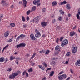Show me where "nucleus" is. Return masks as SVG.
Masks as SVG:
<instances>
[{"label": "nucleus", "mask_w": 80, "mask_h": 80, "mask_svg": "<svg viewBox=\"0 0 80 80\" xmlns=\"http://www.w3.org/2000/svg\"><path fill=\"white\" fill-rule=\"evenodd\" d=\"M16 59H18V60H20V58L17 57L16 58Z\"/></svg>", "instance_id": "nucleus-60"}, {"label": "nucleus", "mask_w": 80, "mask_h": 80, "mask_svg": "<svg viewBox=\"0 0 80 80\" xmlns=\"http://www.w3.org/2000/svg\"><path fill=\"white\" fill-rule=\"evenodd\" d=\"M45 52V51L43 50H42L41 51H39V53H41V54H42V53H43Z\"/></svg>", "instance_id": "nucleus-26"}, {"label": "nucleus", "mask_w": 80, "mask_h": 80, "mask_svg": "<svg viewBox=\"0 0 80 80\" xmlns=\"http://www.w3.org/2000/svg\"><path fill=\"white\" fill-rule=\"evenodd\" d=\"M26 73H27V72L26 71H24L23 72L22 76H23V75H25Z\"/></svg>", "instance_id": "nucleus-40"}, {"label": "nucleus", "mask_w": 80, "mask_h": 80, "mask_svg": "<svg viewBox=\"0 0 80 80\" xmlns=\"http://www.w3.org/2000/svg\"><path fill=\"white\" fill-rule=\"evenodd\" d=\"M22 2L21 1H19V4H20V5H21L22 4Z\"/></svg>", "instance_id": "nucleus-57"}, {"label": "nucleus", "mask_w": 80, "mask_h": 80, "mask_svg": "<svg viewBox=\"0 0 80 80\" xmlns=\"http://www.w3.org/2000/svg\"><path fill=\"white\" fill-rule=\"evenodd\" d=\"M40 2V0H37V1H34L33 2V3L34 5H37Z\"/></svg>", "instance_id": "nucleus-11"}, {"label": "nucleus", "mask_w": 80, "mask_h": 80, "mask_svg": "<svg viewBox=\"0 0 80 80\" xmlns=\"http://www.w3.org/2000/svg\"><path fill=\"white\" fill-rule=\"evenodd\" d=\"M50 52V51L49 50H48L46 51L45 54L46 55H47L48 54V53H49Z\"/></svg>", "instance_id": "nucleus-25"}, {"label": "nucleus", "mask_w": 80, "mask_h": 80, "mask_svg": "<svg viewBox=\"0 0 80 80\" xmlns=\"http://www.w3.org/2000/svg\"><path fill=\"white\" fill-rule=\"evenodd\" d=\"M41 36V34H40V33L39 32L36 34L35 36L36 38H39V37H40Z\"/></svg>", "instance_id": "nucleus-10"}, {"label": "nucleus", "mask_w": 80, "mask_h": 80, "mask_svg": "<svg viewBox=\"0 0 80 80\" xmlns=\"http://www.w3.org/2000/svg\"><path fill=\"white\" fill-rule=\"evenodd\" d=\"M17 48H19L20 47H21L20 46V44H19V45H18L16 46Z\"/></svg>", "instance_id": "nucleus-43"}, {"label": "nucleus", "mask_w": 80, "mask_h": 80, "mask_svg": "<svg viewBox=\"0 0 80 80\" xmlns=\"http://www.w3.org/2000/svg\"><path fill=\"white\" fill-rule=\"evenodd\" d=\"M72 53H75L77 52V47H75L73 48V49L72 50Z\"/></svg>", "instance_id": "nucleus-12"}, {"label": "nucleus", "mask_w": 80, "mask_h": 80, "mask_svg": "<svg viewBox=\"0 0 80 80\" xmlns=\"http://www.w3.org/2000/svg\"><path fill=\"white\" fill-rule=\"evenodd\" d=\"M5 58L3 57H1L0 58V62H3Z\"/></svg>", "instance_id": "nucleus-17"}, {"label": "nucleus", "mask_w": 80, "mask_h": 80, "mask_svg": "<svg viewBox=\"0 0 80 80\" xmlns=\"http://www.w3.org/2000/svg\"><path fill=\"white\" fill-rule=\"evenodd\" d=\"M8 72H11L12 71V68H8Z\"/></svg>", "instance_id": "nucleus-45"}, {"label": "nucleus", "mask_w": 80, "mask_h": 80, "mask_svg": "<svg viewBox=\"0 0 80 80\" xmlns=\"http://www.w3.org/2000/svg\"><path fill=\"white\" fill-rule=\"evenodd\" d=\"M8 42H9V43H11V42H12V40L11 39L10 40H8Z\"/></svg>", "instance_id": "nucleus-46"}, {"label": "nucleus", "mask_w": 80, "mask_h": 80, "mask_svg": "<svg viewBox=\"0 0 80 80\" xmlns=\"http://www.w3.org/2000/svg\"><path fill=\"white\" fill-rule=\"evenodd\" d=\"M25 35L23 34H21L20 36H18L16 39V41H17V40H20V39H22L23 37H24Z\"/></svg>", "instance_id": "nucleus-5"}, {"label": "nucleus", "mask_w": 80, "mask_h": 80, "mask_svg": "<svg viewBox=\"0 0 80 80\" xmlns=\"http://www.w3.org/2000/svg\"><path fill=\"white\" fill-rule=\"evenodd\" d=\"M77 28L76 26H75L74 28H73V30H75V29H76Z\"/></svg>", "instance_id": "nucleus-63"}, {"label": "nucleus", "mask_w": 80, "mask_h": 80, "mask_svg": "<svg viewBox=\"0 0 80 80\" xmlns=\"http://www.w3.org/2000/svg\"><path fill=\"white\" fill-rule=\"evenodd\" d=\"M39 20H40V17H37L36 18L34 19L33 20V23H35V22H36L37 23H38V21Z\"/></svg>", "instance_id": "nucleus-6"}, {"label": "nucleus", "mask_w": 80, "mask_h": 80, "mask_svg": "<svg viewBox=\"0 0 80 80\" xmlns=\"http://www.w3.org/2000/svg\"><path fill=\"white\" fill-rule=\"evenodd\" d=\"M36 10V7L33 6L32 7V11L33 12V11H34Z\"/></svg>", "instance_id": "nucleus-27"}, {"label": "nucleus", "mask_w": 80, "mask_h": 80, "mask_svg": "<svg viewBox=\"0 0 80 80\" xmlns=\"http://www.w3.org/2000/svg\"><path fill=\"white\" fill-rule=\"evenodd\" d=\"M22 18L23 22H25V17H24V16H22Z\"/></svg>", "instance_id": "nucleus-38"}, {"label": "nucleus", "mask_w": 80, "mask_h": 80, "mask_svg": "<svg viewBox=\"0 0 80 80\" xmlns=\"http://www.w3.org/2000/svg\"><path fill=\"white\" fill-rule=\"evenodd\" d=\"M59 48H60V46H57L55 48V50H58Z\"/></svg>", "instance_id": "nucleus-28"}, {"label": "nucleus", "mask_w": 80, "mask_h": 80, "mask_svg": "<svg viewBox=\"0 0 80 80\" xmlns=\"http://www.w3.org/2000/svg\"><path fill=\"white\" fill-rule=\"evenodd\" d=\"M75 65L76 66L78 65V66H80V60H78L77 62H76L75 63Z\"/></svg>", "instance_id": "nucleus-13"}, {"label": "nucleus", "mask_w": 80, "mask_h": 80, "mask_svg": "<svg viewBox=\"0 0 80 80\" xmlns=\"http://www.w3.org/2000/svg\"><path fill=\"white\" fill-rule=\"evenodd\" d=\"M46 11V8H44L42 9V13H45Z\"/></svg>", "instance_id": "nucleus-34"}, {"label": "nucleus", "mask_w": 80, "mask_h": 80, "mask_svg": "<svg viewBox=\"0 0 80 80\" xmlns=\"http://www.w3.org/2000/svg\"><path fill=\"white\" fill-rule=\"evenodd\" d=\"M18 75V73L17 72L13 73L12 74V75H10L9 78H10V79L15 78V77H16V76H17Z\"/></svg>", "instance_id": "nucleus-1"}, {"label": "nucleus", "mask_w": 80, "mask_h": 80, "mask_svg": "<svg viewBox=\"0 0 80 80\" xmlns=\"http://www.w3.org/2000/svg\"><path fill=\"white\" fill-rule=\"evenodd\" d=\"M62 16H60L58 18L59 20H60V21H62Z\"/></svg>", "instance_id": "nucleus-49"}, {"label": "nucleus", "mask_w": 80, "mask_h": 80, "mask_svg": "<svg viewBox=\"0 0 80 80\" xmlns=\"http://www.w3.org/2000/svg\"><path fill=\"white\" fill-rule=\"evenodd\" d=\"M51 65H55L56 64V62L55 61H52L51 62Z\"/></svg>", "instance_id": "nucleus-33"}, {"label": "nucleus", "mask_w": 80, "mask_h": 80, "mask_svg": "<svg viewBox=\"0 0 80 80\" xmlns=\"http://www.w3.org/2000/svg\"><path fill=\"white\" fill-rule=\"evenodd\" d=\"M31 39L32 40H35L36 38L34 36H33V34H32L30 35Z\"/></svg>", "instance_id": "nucleus-8"}, {"label": "nucleus", "mask_w": 80, "mask_h": 80, "mask_svg": "<svg viewBox=\"0 0 80 80\" xmlns=\"http://www.w3.org/2000/svg\"><path fill=\"white\" fill-rule=\"evenodd\" d=\"M53 74H54V71H52L51 72V73L49 75V76H50V77H52L53 76Z\"/></svg>", "instance_id": "nucleus-22"}, {"label": "nucleus", "mask_w": 80, "mask_h": 80, "mask_svg": "<svg viewBox=\"0 0 80 80\" xmlns=\"http://www.w3.org/2000/svg\"><path fill=\"white\" fill-rule=\"evenodd\" d=\"M59 12H60V13H61V14H62V15H64V12L63 11H62V10H60L59 11Z\"/></svg>", "instance_id": "nucleus-32"}, {"label": "nucleus", "mask_w": 80, "mask_h": 80, "mask_svg": "<svg viewBox=\"0 0 80 80\" xmlns=\"http://www.w3.org/2000/svg\"><path fill=\"white\" fill-rule=\"evenodd\" d=\"M70 52H68L66 54L67 56H70Z\"/></svg>", "instance_id": "nucleus-42"}, {"label": "nucleus", "mask_w": 80, "mask_h": 80, "mask_svg": "<svg viewBox=\"0 0 80 80\" xmlns=\"http://www.w3.org/2000/svg\"><path fill=\"white\" fill-rule=\"evenodd\" d=\"M56 20H55V19H54V20H53V21H52V23H55V21H56Z\"/></svg>", "instance_id": "nucleus-55"}, {"label": "nucleus", "mask_w": 80, "mask_h": 80, "mask_svg": "<svg viewBox=\"0 0 80 80\" xmlns=\"http://www.w3.org/2000/svg\"><path fill=\"white\" fill-rule=\"evenodd\" d=\"M60 39H59V38H58L56 40V42L57 43H58V41H59V40Z\"/></svg>", "instance_id": "nucleus-44"}, {"label": "nucleus", "mask_w": 80, "mask_h": 80, "mask_svg": "<svg viewBox=\"0 0 80 80\" xmlns=\"http://www.w3.org/2000/svg\"><path fill=\"white\" fill-rule=\"evenodd\" d=\"M47 22H42V23H41V25H42V27H45V26H47Z\"/></svg>", "instance_id": "nucleus-15"}, {"label": "nucleus", "mask_w": 80, "mask_h": 80, "mask_svg": "<svg viewBox=\"0 0 80 80\" xmlns=\"http://www.w3.org/2000/svg\"><path fill=\"white\" fill-rule=\"evenodd\" d=\"M28 26V25L27 24H24L23 25V28H27V27Z\"/></svg>", "instance_id": "nucleus-24"}, {"label": "nucleus", "mask_w": 80, "mask_h": 80, "mask_svg": "<svg viewBox=\"0 0 80 80\" xmlns=\"http://www.w3.org/2000/svg\"><path fill=\"white\" fill-rule=\"evenodd\" d=\"M42 38H45V37H46V35L45 34H43L42 36Z\"/></svg>", "instance_id": "nucleus-51"}, {"label": "nucleus", "mask_w": 80, "mask_h": 80, "mask_svg": "<svg viewBox=\"0 0 80 80\" xmlns=\"http://www.w3.org/2000/svg\"><path fill=\"white\" fill-rule=\"evenodd\" d=\"M0 19H2V18L3 17V15L2 14H1V15H0Z\"/></svg>", "instance_id": "nucleus-48"}, {"label": "nucleus", "mask_w": 80, "mask_h": 80, "mask_svg": "<svg viewBox=\"0 0 80 80\" xmlns=\"http://www.w3.org/2000/svg\"><path fill=\"white\" fill-rule=\"evenodd\" d=\"M66 19L67 20V21H68V17H66Z\"/></svg>", "instance_id": "nucleus-59"}, {"label": "nucleus", "mask_w": 80, "mask_h": 80, "mask_svg": "<svg viewBox=\"0 0 80 80\" xmlns=\"http://www.w3.org/2000/svg\"><path fill=\"white\" fill-rule=\"evenodd\" d=\"M70 72L71 73H73V70L72 69H70Z\"/></svg>", "instance_id": "nucleus-53"}, {"label": "nucleus", "mask_w": 80, "mask_h": 80, "mask_svg": "<svg viewBox=\"0 0 80 80\" xmlns=\"http://www.w3.org/2000/svg\"><path fill=\"white\" fill-rule=\"evenodd\" d=\"M65 63L67 64H68V61H66L65 62Z\"/></svg>", "instance_id": "nucleus-58"}, {"label": "nucleus", "mask_w": 80, "mask_h": 80, "mask_svg": "<svg viewBox=\"0 0 80 80\" xmlns=\"http://www.w3.org/2000/svg\"><path fill=\"white\" fill-rule=\"evenodd\" d=\"M10 25L11 27H15V24L14 23H11L10 24Z\"/></svg>", "instance_id": "nucleus-37"}, {"label": "nucleus", "mask_w": 80, "mask_h": 80, "mask_svg": "<svg viewBox=\"0 0 80 80\" xmlns=\"http://www.w3.org/2000/svg\"><path fill=\"white\" fill-rule=\"evenodd\" d=\"M35 32H36V33H38V30L37 29H36L35 30Z\"/></svg>", "instance_id": "nucleus-62"}, {"label": "nucleus", "mask_w": 80, "mask_h": 80, "mask_svg": "<svg viewBox=\"0 0 80 80\" xmlns=\"http://www.w3.org/2000/svg\"><path fill=\"white\" fill-rule=\"evenodd\" d=\"M75 32L74 31H72L70 32V35L71 37H73L74 35H75Z\"/></svg>", "instance_id": "nucleus-9"}, {"label": "nucleus", "mask_w": 80, "mask_h": 80, "mask_svg": "<svg viewBox=\"0 0 80 80\" xmlns=\"http://www.w3.org/2000/svg\"><path fill=\"white\" fill-rule=\"evenodd\" d=\"M23 5L24 7H27V2L26 0H23Z\"/></svg>", "instance_id": "nucleus-7"}, {"label": "nucleus", "mask_w": 80, "mask_h": 80, "mask_svg": "<svg viewBox=\"0 0 80 80\" xmlns=\"http://www.w3.org/2000/svg\"><path fill=\"white\" fill-rule=\"evenodd\" d=\"M26 20H27V21H28L29 20V17L28 16L27 17V18H26Z\"/></svg>", "instance_id": "nucleus-52"}, {"label": "nucleus", "mask_w": 80, "mask_h": 80, "mask_svg": "<svg viewBox=\"0 0 80 80\" xmlns=\"http://www.w3.org/2000/svg\"><path fill=\"white\" fill-rule=\"evenodd\" d=\"M63 39V37H61L60 39V42H62Z\"/></svg>", "instance_id": "nucleus-47"}, {"label": "nucleus", "mask_w": 80, "mask_h": 80, "mask_svg": "<svg viewBox=\"0 0 80 80\" xmlns=\"http://www.w3.org/2000/svg\"><path fill=\"white\" fill-rule=\"evenodd\" d=\"M1 4L3 6L6 7L7 6H8V4L7 3H6L5 2L4 0H2L1 1Z\"/></svg>", "instance_id": "nucleus-4"}, {"label": "nucleus", "mask_w": 80, "mask_h": 80, "mask_svg": "<svg viewBox=\"0 0 80 80\" xmlns=\"http://www.w3.org/2000/svg\"><path fill=\"white\" fill-rule=\"evenodd\" d=\"M32 71H33V69H32V68H30V69H29L28 70V71L29 72H32Z\"/></svg>", "instance_id": "nucleus-39"}, {"label": "nucleus", "mask_w": 80, "mask_h": 80, "mask_svg": "<svg viewBox=\"0 0 80 80\" xmlns=\"http://www.w3.org/2000/svg\"><path fill=\"white\" fill-rule=\"evenodd\" d=\"M67 2H66V1H64L63 2V3H64V4H66L67 3Z\"/></svg>", "instance_id": "nucleus-54"}, {"label": "nucleus", "mask_w": 80, "mask_h": 80, "mask_svg": "<svg viewBox=\"0 0 80 80\" xmlns=\"http://www.w3.org/2000/svg\"><path fill=\"white\" fill-rule=\"evenodd\" d=\"M63 4H64V3H63V2H61L60 3V5H63Z\"/></svg>", "instance_id": "nucleus-61"}, {"label": "nucleus", "mask_w": 80, "mask_h": 80, "mask_svg": "<svg viewBox=\"0 0 80 80\" xmlns=\"http://www.w3.org/2000/svg\"><path fill=\"white\" fill-rule=\"evenodd\" d=\"M35 55H36V53L35 52H34L32 57L31 58V59H32V58H34V57H35Z\"/></svg>", "instance_id": "nucleus-31"}, {"label": "nucleus", "mask_w": 80, "mask_h": 80, "mask_svg": "<svg viewBox=\"0 0 80 80\" xmlns=\"http://www.w3.org/2000/svg\"><path fill=\"white\" fill-rule=\"evenodd\" d=\"M42 64L43 65L45 66V67H47V66H48L47 65V64H46V63H45V62H43Z\"/></svg>", "instance_id": "nucleus-29"}, {"label": "nucleus", "mask_w": 80, "mask_h": 80, "mask_svg": "<svg viewBox=\"0 0 80 80\" xmlns=\"http://www.w3.org/2000/svg\"><path fill=\"white\" fill-rule=\"evenodd\" d=\"M26 77H28V73L27 72L26 73Z\"/></svg>", "instance_id": "nucleus-56"}, {"label": "nucleus", "mask_w": 80, "mask_h": 80, "mask_svg": "<svg viewBox=\"0 0 80 80\" xmlns=\"http://www.w3.org/2000/svg\"><path fill=\"white\" fill-rule=\"evenodd\" d=\"M67 77V75L66 74H64L61 76H59L58 77V78L59 80H62L63 79V78H65Z\"/></svg>", "instance_id": "nucleus-2"}, {"label": "nucleus", "mask_w": 80, "mask_h": 80, "mask_svg": "<svg viewBox=\"0 0 80 80\" xmlns=\"http://www.w3.org/2000/svg\"><path fill=\"white\" fill-rule=\"evenodd\" d=\"M38 66L39 68H41V70H45V68H44V67H43L42 65H39Z\"/></svg>", "instance_id": "nucleus-18"}, {"label": "nucleus", "mask_w": 80, "mask_h": 80, "mask_svg": "<svg viewBox=\"0 0 80 80\" xmlns=\"http://www.w3.org/2000/svg\"><path fill=\"white\" fill-rule=\"evenodd\" d=\"M15 57L11 56L10 57V60H13V59H15Z\"/></svg>", "instance_id": "nucleus-23"}, {"label": "nucleus", "mask_w": 80, "mask_h": 80, "mask_svg": "<svg viewBox=\"0 0 80 80\" xmlns=\"http://www.w3.org/2000/svg\"><path fill=\"white\" fill-rule=\"evenodd\" d=\"M20 46L21 48H23V47H25V43H21L20 44Z\"/></svg>", "instance_id": "nucleus-16"}, {"label": "nucleus", "mask_w": 80, "mask_h": 80, "mask_svg": "<svg viewBox=\"0 0 80 80\" xmlns=\"http://www.w3.org/2000/svg\"><path fill=\"white\" fill-rule=\"evenodd\" d=\"M57 4V1H54L52 2V6H55V5H56Z\"/></svg>", "instance_id": "nucleus-21"}, {"label": "nucleus", "mask_w": 80, "mask_h": 80, "mask_svg": "<svg viewBox=\"0 0 80 80\" xmlns=\"http://www.w3.org/2000/svg\"><path fill=\"white\" fill-rule=\"evenodd\" d=\"M8 46H9L8 44L4 48H3V49L2 50V52H3V51H4V50H5V49L7 48V47H8Z\"/></svg>", "instance_id": "nucleus-30"}, {"label": "nucleus", "mask_w": 80, "mask_h": 80, "mask_svg": "<svg viewBox=\"0 0 80 80\" xmlns=\"http://www.w3.org/2000/svg\"><path fill=\"white\" fill-rule=\"evenodd\" d=\"M67 8L68 10L70 9V5L69 4H68L66 5Z\"/></svg>", "instance_id": "nucleus-19"}, {"label": "nucleus", "mask_w": 80, "mask_h": 80, "mask_svg": "<svg viewBox=\"0 0 80 80\" xmlns=\"http://www.w3.org/2000/svg\"><path fill=\"white\" fill-rule=\"evenodd\" d=\"M68 17H70L71 16V15L70 14H68Z\"/></svg>", "instance_id": "nucleus-64"}, {"label": "nucleus", "mask_w": 80, "mask_h": 80, "mask_svg": "<svg viewBox=\"0 0 80 80\" xmlns=\"http://www.w3.org/2000/svg\"><path fill=\"white\" fill-rule=\"evenodd\" d=\"M52 68H48L47 70L46 71V72H47V71H48V70H51Z\"/></svg>", "instance_id": "nucleus-50"}, {"label": "nucleus", "mask_w": 80, "mask_h": 80, "mask_svg": "<svg viewBox=\"0 0 80 80\" xmlns=\"http://www.w3.org/2000/svg\"><path fill=\"white\" fill-rule=\"evenodd\" d=\"M76 17L78 20H80V16H79L78 12V13L76 14Z\"/></svg>", "instance_id": "nucleus-20"}, {"label": "nucleus", "mask_w": 80, "mask_h": 80, "mask_svg": "<svg viewBox=\"0 0 80 80\" xmlns=\"http://www.w3.org/2000/svg\"><path fill=\"white\" fill-rule=\"evenodd\" d=\"M56 30H60V29H61V27H57V28H56Z\"/></svg>", "instance_id": "nucleus-36"}, {"label": "nucleus", "mask_w": 80, "mask_h": 80, "mask_svg": "<svg viewBox=\"0 0 80 80\" xmlns=\"http://www.w3.org/2000/svg\"><path fill=\"white\" fill-rule=\"evenodd\" d=\"M30 12H31L30 11V10L28 11L27 12V15H29V14H30Z\"/></svg>", "instance_id": "nucleus-41"}, {"label": "nucleus", "mask_w": 80, "mask_h": 80, "mask_svg": "<svg viewBox=\"0 0 80 80\" xmlns=\"http://www.w3.org/2000/svg\"><path fill=\"white\" fill-rule=\"evenodd\" d=\"M68 43V41L67 39L64 40L63 41L62 43L61 44V46L62 47H64L65 45H67Z\"/></svg>", "instance_id": "nucleus-3"}, {"label": "nucleus", "mask_w": 80, "mask_h": 80, "mask_svg": "<svg viewBox=\"0 0 80 80\" xmlns=\"http://www.w3.org/2000/svg\"><path fill=\"white\" fill-rule=\"evenodd\" d=\"M9 33H10V32H9V31H8L7 32H6L4 33L5 37H8V35H9Z\"/></svg>", "instance_id": "nucleus-14"}, {"label": "nucleus", "mask_w": 80, "mask_h": 80, "mask_svg": "<svg viewBox=\"0 0 80 80\" xmlns=\"http://www.w3.org/2000/svg\"><path fill=\"white\" fill-rule=\"evenodd\" d=\"M30 63H31L30 65H32V66H33L34 65H35V63L32 62V61H31L30 62Z\"/></svg>", "instance_id": "nucleus-35"}]
</instances>
